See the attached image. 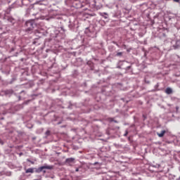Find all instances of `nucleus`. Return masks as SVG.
<instances>
[{"instance_id":"obj_1","label":"nucleus","mask_w":180,"mask_h":180,"mask_svg":"<svg viewBox=\"0 0 180 180\" xmlns=\"http://www.w3.org/2000/svg\"><path fill=\"white\" fill-rule=\"evenodd\" d=\"M34 169H35V172H37V174H40V172H44V174H46V170L44 169H53V166H49L47 165H45L44 166H41L37 169L36 168H29L25 170V173L26 174H33V172H34Z\"/></svg>"},{"instance_id":"obj_2","label":"nucleus","mask_w":180,"mask_h":180,"mask_svg":"<svg viewBox=\"0 0 180 180\" xmlns=\"http://www.w3.org/2000/svg\"><path fill=\"white\" fill-rule=\"evenodd\" d=\"M25 25L27 26V32H30L33 30V21H27L25 22Z\"/></svg>"},{"instance_id":"obj_3","label":"nucleus","mask_w":180,"mask_h":180,"mask_svg":"<svg viewBox=\"0 0 180 180\" xmlns=\"http://www.w3.org/2000/svg\"><path fill=\"white\" fill-rule=\"evenodd\" d=\"M74 161H75V158H70L66 159L65 162H67L68 164H71V163L74 162Z\"/></svg>"},{"instance_id":"obj_4","label":"nucleus","mask_w":180,"mask_h":180,"mask_svg":"<svg viewBox=\"0 0 180 180\" xmlns=\"http://www.w3.org/2000/svg\"><path fill=\"white\" fill-rule=\"evenodd\" d=\"M165 133H167V131L162 130V131H161L160 133L158 132L157 134H158V137H164V134H165Z\"/></svg>"},{"instance_id":"obj_5","label":"nucleus","mask_w":180,"mask_h":180,"mask_svg":"<svg viewBox=\"0 0 180 180\" xmlns=\"http://www.w3.org/2000/svg\"><path fill=\"white\" fill-rule=\"evenodd\" d=\"M166 94H167L168 95L172 94V89H171V88H167L166 89Z\"/></svg>"},{"instance_id":"obj_6","label":"nucleus","mask_w":180,"mask_h":180,"mask_svg":"<svg viewBox=\"0 0 180 180\" xmlns=\"http://www.w3.org/2000/svg\"><path fill=\"white\" fill-rule=\"evenodd\" d=\"M101 15L103 16L104 19H108V13H101Z\"/></svg>"},{"instance_id":"obj_7","label":"nucleus","mask_w":180,"mask_h":180,"mask_svg":"<svg viewBox=\"0 0 180 180\" xmlns=\"http://www.w3.org/2000/svg\"><path fill=\"white\" fill-rule=\"evenodd\" d=\"M46 136H50V131H46Z\"/></svg>"},{"instance_id":"obj_8","label":"nucleus","mask_w":180,"mask_h":180,"mask_svg":"<svg viewBox=\"0 0 180 180\" xmlns=\"http://www.w3.org/2000/svg\"><path fill=\"white\" fill-rule=\"evenodd\" d=\"M127 134H129V132L127 131H126L125 134H124V136H127Z\"/></svg>"},{"instance_id":"obj_9","label":"nucleus","mask_w":180,"mask_h":180,"mask_svg":"<svg viewBox=\"0 0 180 180\" xmlns=\"http://www.w3.org/2000/svg\"><path fill=\"white\" fill-rule=\"evenodd\" d=\"M117 56H122V52H119L117 53Z\"/></svg>"},{"instance_id":"obj_10","label":"nucleus","mask_w":180,"mask_h":180,"mask_svg":"<svg viewBox=\"0 0 180 180\" xmlns=\"http://www.w3.org/2000/svg\"><path fill=\"white\" fill-rule=\"evenodd\" d=\"M174 2H179L180 0H173Z\"/></svg>"},{"instance_id":"obj_11","label":"nucleus","mask_w":180,"mask_h":180,"mask_svg":"<svg viewBox=\"0 0 180 180\" xmlns=\"http://www.w3.org/2000/svg\"><path fill=\"white\" fill-rule=\"evenodd\" d=\"M75 171L76 172H78V171H79V169L77 168Z\"/></svg>"},{"instance_id":"obj_12","label":"nucleus","mask_w":180,"mask_h":180,"mask_svg":"<svg viewBox=\"0 0 180 180\" xmlns=\"http://www.w3.org/2000/svg\"><path fill=\"white\" fill-rule=\"evenodd\" d=\"M0 143H1V144H4V143L2 142V141H0Z\"/></svg>"},{"instance_id":"obj_13","label":"nucleus","mask_w":180,"mask_h":180,"mask_svg":"<svg viewBox=\"0 0 180 180\" xmlns=\"http://www.w3.org/2000/svg\"><path fill=\"white\" fill-rule=\"evenodd\" d=\"M37 4H39V1H37V2L35 3V5Z\"/></svg>"},{"instance_id":"obj_14","label":"nucleus","mask_w":180,"mask_h":180,"mask_svg":"<svg viewBox=\"0 0 180 180\" xmlns=\"http://www.w3.org/2000/svg\"><path fill=\"white\" fill-rule=\"evenodd\" d=\"M93 1H94V4H96V1L95 0H93Z\"/></svg>"},{"instance_id":"obj_15","label":"nucleus","mask_w":180,"mask_h":180,"mask_svg":"<svg viewBox=\"0 0 180 180\" xmlns=\"http://www.w3.org/2000/svg\"><path fill=\"white\" fill-rule=\"evenodd\" d=\"M115 123H117V122H116V121H114Z\"/></svg>"}]
</instances>
